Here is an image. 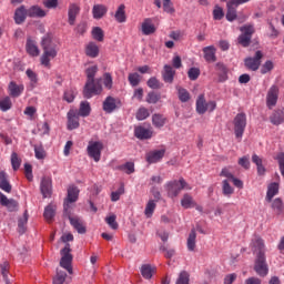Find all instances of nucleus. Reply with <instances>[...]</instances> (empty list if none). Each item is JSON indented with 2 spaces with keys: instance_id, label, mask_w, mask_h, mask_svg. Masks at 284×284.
<instances>
[{
  "instance_id": "f257e3e1",
  "label": "nucleus",
  "mask_w": 284,
  "mask_h": 284,
  "mask_svg": "<svg viewBox=\"0 0 284 284\" xmlns=\"http://www.w3.org/2000/svg\"><path fill=\"white\" fill-rule=\"evenodd\" d=\"M41 47L43 53L40 58L41 64L45 68H50V60L55 59L58 51H57V43L52 40V33H47L41 41Z\"/></svg>"
},
{
  "instance_id": "f03ea898",
  "label": "nucleus",
  "mask_w": 284,
  "mask_h": 284,
  "mask_svg": "<svg viewBox=\"0 0 284 284\" xmlns=\"http://www.w3.org/2000/svg\"><path fill=\"white\" fill-rule=\"evenodd\" d=\"M241 34L237 37V43L242 45V48H250L252 43V37L256 32L254 24L248 23L240 27Z\"/></svg>"
},
{
  "instance_id": "7ed1b4c3",
  "label": "nucleus",
  "mask_w": 284,
  "mask_h": 284,
  "mask_svg": "<svg viewBox=\"0 0 284 284\" xmlns=\"http://www.w3.org/2000/svg\"><path fill=\"white\" fill-rule=\"evenodd\" d=\"M103 81L101 79H95L87 81L83 89L84 99H92L103 92Z\"/></svg>"
},
{
  "instance_id": "20e7f679",
  "label": "nucleus",
  "mask_w": 284,
  "mask_h": 284,
  "mask_svg": "<svg viewBox=\"0 0 284 284\" xmlns=\"http://www.w3.org/2000/svg\"><path fill=\"white\" fill-rule=\"evenodd\" d=\"M182 190H192L183 178H181L179 181L175 180L166 183V192L171 199H174L178 194H181Z\"/></svg>"
},
{
  "instance_id": "39448f33",
  "label": "nucleus",
  "mask_w": 284,
  "mask_h": 284,
  "mask_svg": "<svg viewBox=\"0 0 284 284\" xmlns=\"http://www.w3.org/2000/svg\"><path fill=\"white\" fill-rule=\"evenodd\" d=\"M235 138L241 141L243 134H245V128H247V115L245 113H237L233 119Z\"/></svg>"
},
{
  "instance_id": "423d86ee",
  "label": "nucleus",
  "mask_w": 284,
  "mask_h": 284,
  "mask_svg": "<svg viewBox=\"0 0 284 284\" xmlns=\"http://www.w3.org/2000/svg\"><path fill=\"white\" fill-rule=\"evenodd\" d=\"M216 110L215 101H205V95L200 94L196 100V112L197 114H205V112H214Z\"/></svg>"
},
{
  "instance_id": "0eeeda50",
  "label": "nucleus",
  "mask_w": 284,
  "mask_h": 284,
  "mask_svg": "<svg viewBox=\"0 0 284 284\" xmlns=\"http://www.w3.org/2000/svg\"><path fill=\"white\" fill-rule=\"evenodd\" d=\"M254 272H256V275L261 276L262 278H265V276L270 274V266H267V260L265 255H258L255 257Z\"/></svg>"
},
{
  "instance_id": "6e6552de",
  "label": "nucleus",
  "mask_w": 284,
  "mask_h": 284,
  "mask_svg": "<svg viewBox=\"0 0 284 284\" xmlns=\"http://www.w3.org/2000/svg\"><path fill=\"white\" fill-rule=\"evenodd\" d=\"M103 151V143L99 141H90L87 148V152L90 159H93L95 163L101 161V152Z\"/></svg>"
},
{
  "instance_id": "1a4fd4ad",
  "label": "nucleus",
  "mask_w": 284,
  "mask_h": 284,
  "mask_svg": "<svg viewBox=\"0 0 284 284\" xmlns=\"http://www.w3.org/2000/svg\"><path fill=\"white\" fill-rule=\"evenodd\" d=\"M72 250L70 248V244H65V246L61 250V260L60 265L63 270H67L69 274H72V254H70Z\"/></svg>"
},
{
  "instance_id": "9d476101",
  "label": "nucleus",
  "mask_w": 284,
  "mask_h": 284,
  "mask_svg": "<svg viewBox=\"0 0 284 284\" xmlns=\"http://www.w3.org/2000/svg\"><path fill=\"white\" fill-rule=\"evenodd\" d=\"M79 187L74 185H70L67 190V197L64 199L63 207L65 214L70 211V204L77 203L79 201Z\"/></svg>"
},
{
  "instance_id": "9b49d317",
  "label": "nucleus",
  "mask_w": 284,
  "mask_h": 284,
  "mask_svg": "<svg viewBox=\"0 0 284 284\" xmlns=\"http://www.w3.org/2000/svg\"><path fill=\"white\" fill-rule=\"evenodd\" d=\"M121 108V100L113 98V97H106L105 100L102 103V110L106 114H112L115 110H119Z\"/></svg>"
},
{
  "instance_id": "f8f14e48",
  "label": "nucleus",
  "mask_w": 284,
  "mask_h": 284,
  "mask_svg": "<svg viewBox=\"0 0 284 284\" xmlns=\"http://www.w3.org/2000/svg\"><path fill=\"white\" fill-rule=\"evenodd\" d=\"M263 59V52L256 51L254 58H246L244 60V65L247 70L256 72L261 68V60Z\"/></svg>"
},
{
  "instance_id": "ddd939ff",
  "label": "nucleus",
  "mask_w": 284,
  "mask_h": 284,
  "mask_svg": "<svg viewBox=\"0 0 284 284\" xmlns=\"http://www.w3.org/2000/svg\"><path fill=\"white\" fill-rule=\"evenodd\" d=\"M79 110L77 109H70L69 112L67 113V128L68 130H78V128L81 125L79 122Z\"/></svg>"
},
{
  "instance_id": "4468645a",
  "label": "nucleus",
  "mask_w": 284,
  "mask_h": 284,
  "mask_svg": "<svg viewBox=\"0 0 284 284\" xmlns=\"http://www.w3.org/2000/svg\"><path fill=\"white\" fill-rule=\"evenodd\" d=\"M253 254L256 256H265V241L261 236H255L251 242Z\"/></svg>"
},
{
  "instance_id": "2eb2a0df",
  "label": "nucleus",
  "mask_w": 284,
  "mask_h": 284,
  "mask_svg": "<svg viewBox=\"0 0 284 284\" xmlns=\"http://www.w3.org/2000/svg\"><path fill=\"white\" fill-rule=\"evenodd\" d=\"M26 85L23 83L18 84L16 81H10L8 84V94L12 99H19L23 94Z\"/></svg>"
},
{
  "instance_id": "dca6fc26",
  "label": "nucleus",
  "mask_w": 284,
  "mask_h": 284,
  "mask_svg": "<svg viewBox=\"0 0 284 284\" xmlns=\"http://www.w3.org/2000/svg\"><path fill=\"white\" fill-rule=\"evenodd\" d=\"M0 205L7 207L9 212H17L19 210V202L14 199H8L2 192H0Z\"/></svg>"
},
{
  "instance_id": "f3484780",
  "label": "nucleus",
  "mask_w": 284,
  "mask_h": 284,
  "mask_svg": "<svg viewBox=\"0 0 284 284\" xmlns=\"http://www.w3.org/2000/svg\"><path fill=\"white\" fill-rule=\"evenodd\" d=\"M81 13V7L78 3H70L68 8V23L74 26L77 23V16Z\"/></svg>"
},
{
  "instance_id": "a211bd4d",
  "label": "nucleus",
  "mask_w": 284,
  "mask_h": 284,
  "mask_svg": "<svg viewBox=\"0 0 284 284\" xmlns=\"http://www.w3.org/2000/svg\"><path fill=\"white\" fill-rule=\"evenodd\" d=\"M278 101V87L272 85L266 95L267 108H274Z\"/></svg>"
},
{
  "instance_id": "6ab92c4d",
  "label": "nucleus",
  "mask_w": 284,
  "mask_h": 284,
  "mask_svg": "<svg viewBox=\"0 0 284 284\" xmlns=\"http://www.w3.org/2000/svg\"><path fill=\"white\" fill-rule=\"evenodd\" d=\"M154 134L152 129H146L145 126H136L134 129V136L140 139V141H148Z\"/></svg>"
},
{
  "instance_id": "aec40b11",
  "label": "nucleus",
  "mask_w": 284,
  "mask_h": 284,
  "mask_svg": "<svg viewBox=\"0 0 284 284\" xmlns=\"http://www.w3.org/2000/svg\"><path fill=\"white\" fill-rule=\"evenodd\" d=\"M68 219L72 227L77 230L78 234H85L87 229H85V224L83 223V220L77 216H72L70 214H68Z\"/></svg>"
},
{
  "instance_id": "412c9836",
  "label": "nucleus",
  "mask_w": 284,
  "mask_h": 284,
  "mask_svg": "<svg viewBox=\"0 0 284 284\" xmlns=\"http://www.w3.org/2000/svg\"><path fill=\"white\" fill-rule=\"evenodd\" d=\"M40 190H41V194L43 195V199H48V196L52 194V179L47 176L42 178Z\"/></svg>"
},
{
  "instance_id": "4be33fe9",
  "label": "nucleus",
  "mask_w": 284,
  "mask_h": 284,
  "mask_svg": "<svg viewBox=\"0 0 284 284\" xmlns=\"http://www.w3.org/2000/svg\"><path fill=\"white\" fill-rule=\"evenodd\" d=\"M27 14L31 19H43V17L48 16V12L39 6H32L27 9Z\"/></svg>"
},
{
  "instance_id": "5701e85b",
  "label": "nucleus",
  "mask_w": 284,
  "mask_h": 284,
  "mask_svg": "<svg viewBox=\"0 0 284 284\" xmlns=\"http://www.w3.org/2000/svg\"><path fill=\"white\" fill-rule=\"evenodd\" d=\"M165 156V150H155V151H150L146 153V163L152 164V163H159L161 159Z\"/></svg>"
},
{
  "instance_id": "b1692460",
  "label": "nucleus",
  "mask_w": 284,
  "mask_h": 284,
  "mask_svg": "<svg viewBox=\"0 0 284 284\" xmlns=\"http://www.w3.org/2000/svg\"><path fill=\"white\" fill-rule=\"evenodd\" d=\"M27 17H28V9H26L24 6H21L20 8L16 9L13 19L17 26H21V23L26 21Z\"/></svg>"
},
{
  "instance_id": "393cba45",
  "label": "nucleus",
  "mask_w": 284,
  "mask_h": 284,
  "mask_svg": "<svg viewBox=\"0 0 284 284\" xmlns=\"http://www.w3.org/2000/svg\"><path fill=\"white\" fill-rule=\"evenodd\" d=\"M176 71L170 64L164 65V71L162 72V79L164 83H174V75Z\"/></svg>"
},
{
  "instance_id": "a878e982",
  "label": "nucleus",
  "mask_w": 284,
  "mask_h": 284,
  "mask_svg": "<svg viewBox=\"0 0 284 284\" xmlns=\"http://www.w3.org/2000/svg\"><path fill=\"white\" fill-rule=\"evenodd\" d=\"M0 190L7 192V194L12 192V185L10 184V181H8V173H6V171L0 172Z\"/></svg>"
},
{
  "instance_id": "bb28decb",
  "label": "nucleus",
  "mask_w": 284,
  "mask_h": 284,
  "mask_svg": "<svg viewBox=\"0 0 284 284\" xmlns=\"http://www.w3.org/2000/svg\"><path fill=\"white\" fill-rule=\"evenodd\" d=\"M26 50L30 57H39V47H37V42L32 38L27 39Z\"/></svg>"
},
{
  "instance_id": "cd10ccee",
  "label": "nucleus",
  "mask_w": 284,
  "mask_h": 284,
  "mask_svg": "<svg viewBox=\"0 0 284 284\" xmlns=\"http://www.w3.org/2000/svg\"><path fill=\"white\" fill-rule=\"evenodd\" d=\"M203 52L207 63H214L216 61V48H214V45L205 47Z\"/></svg>"
},
{
  "instance_id": "c85d7f7f",
  "label": "nucleus",
  "mask_w": 284,
  "mask_h": 284,
  "mask_svg": "<svg viewBox=\"0 0 284 284\" xmlns=\"http://www.w3.org/2000/svg\"><path fill=\"white\" fill-rule=\"evenodd\" d=\"M93 19H103L108 14V7L104 4H94L92 9Z\"/></svg>"
},
{
  "instance_id": "c756f323",
  "label": "nucleus",
  "mask_w": 284,
  "mask_h": 284,
  "mask_svg": "<svg viewBox=\"0 0 284 284\" xmlns=\"http://www.w3.org/2000/svg\"><path fill=\"white\" fill-rule=\"evenodd\" d=\"M165 123H168V118L161 113H155L152 115V124L158 130H161V128H164Z\"/></svg>"
},
{
  "instance_id": "7c9ffc66",
  "label": "nucleus",
  "mask_w": 284,
  "mask_h": 284,
  "mask_svg": "<svg viewBox=\"0 0 284 284\" xmlns=\"http://www.w3.org/2000/svg\"><path fill=\"white\" fill-rule=\"evenodd\" d=\"M226 20L230 22L236 21L237 14H236V4L233 3L232 1L226 2Z\"/></svg>"
},
{
  "instance_id": "2f4dec72",
  "label": "nucleus",
  "mask_w": 284,
  "mask_h": 284,
  "mask_svg": "<svg viewBox=\"0 0 284 284\" xmlns=\"http://www.w3.org/2000/svg\"><path fill=\"white\" fill-rule=\"evenodd\" d=\"M278 194V183L273 182L268 184L265 201L272 203V200Z\"/></svg>"
},
{
  "instance_id": "473e14b6",
  "label": "nucleus",
  "mask_w": 284,
  "mask_h": 284,
  "mask_svg": "<svg viewBox=\"0 0 284 284\" xmlns=\"http://www.w3.org/2000/svg\"><path fill=\"white\" fill-rule=\"evenodd\" d=\"M0 274L3 277L4 283L10 284V277H8L10 274V262L3 261L0 263Z\"/></svg>"
},
{
  "instance_id": "72a5a7b5",
  "label": "nucleus",
  "mask_w": 284,
  "mask_h": 284,
  "mask_svg": "<svg viewBox=\"0 0 284 284\" xmlns=\"http://www.w3.org/2000/svg\"><path fill=\"white\" fill-rule=\"evenodd\" d=\"M270 121L273 125H281V123H284V110H276L273 112L270 116Z\"/></svg>"
},
{
  "instance_id": "f704fd0d",
  "label": "nucleus",
  "mask_w": 284,
  "mask_h": 284,
  "mask_svg": "<svg viewBox=\"0 0 284 284\" xmlns=\"http://www.w3.org/2000/svg\"><path fill=\"white\" fill-rule=\"evenodd\" d=\"M142 32L145 36L154 34L156 32V28L152 24V19L146 18L142 23Z\"/></svg>"
},
{
  "instance_id": "c9c22d12",
  "label": "nucleus",
  "mask_w": 284,
  "mask_h": 284,
  "mask_svg": "<svg viewBox=\"0 0 284 284\" xmlns=\"http://www.w3.org/2000/svg\"><path fill=\"white\" fill-rule=\"evenodd\" d=\"M85 54L91 59H97V57H99V45H97L94 42H90L85 47Z\"/></svg>"
},
{
  "instance_id": "e433bc0d",
  "label": "nucleus",
  "mask_w": 284,
  "mask_h": 284,
  "mask_svg": "<svg viewBox=\"0 0 284 284\" xmlns=\"http://www.w3.org/2000/svg\"><path fill=\"white\" fill-rule=\"evenodd\" d=\"M181 205L182 207H184V210H190L196 206V202L194 201V197H192V195L186 193L181 200Z\"/></svg>"
},
{
  "instance_id": "4c0bfd02",
  "label": "nucleus",
  "mask_w": 284,
  "mask_h": 284,
  "mask_svg": "<svg viewBox=\"0 0 284 284\" xmlns=\"http://www.w3.org/2000/svg\"><path fill=\"white\" fill-rule=\"evenodd\" d=\"M186 247L189 252H194L196 250V231L193 229L191 230L187 241H186Z\"/></svg>"
},
{
  "instance_id": "58836bf2",
  "label": "nucleus",
  "mask_w": 284,
  "mask_h": 284,
  "mask_svg": "<svg viewBox=\"0 0 284 284\" xmlns=\"http://www.w3.org/2000/svg\"><path fill=\"white\" fill-rule=\"evenodd\" d=\"M114 17L118 23H125V21H128V17L125 16V4H120L118 7Z\"/></svg>"
},
{
  "instance_id": "ea45409f",
  "label": "nucleus",
  "mask_w": 284,
  "mask_h": 284,
  "mask_svg": "<svg viewBox=\"0 0 284 284\" xmlns=\"http://www.w3.org/2000/svg\"><path fill=\"white\" fill-rule=\"evenodd\" d=\"M90 112H92V108L90 106V102L88 101H82L80 103V108L78 111V115L82 116L83 119H85V116H88L90 114Z\"/></svg>"
},
{
  "instance_id": "a19ab883",
  "label": "nucleus",
  "mask_w": 284,
  "mask_h": 284,
  "mask_svg": "<svg viewBox=\"0 0 284 284\" xmlns=\"http://www.w3.org/2000/svg\"><path fill=\"white\" fill-rule=\"evenodd\" d=\"M155 267H153L152 265L150 264H143L141 266V274L143 276V278H146V280H150L152 278L154 272H155Z\"/></svg>"
},
{
  "instance_id": "79ce46f5",
  "label": "nucleus",
  "mask_w": 284,
  "mask_h": 284,
  "mask_svg": "<svg viewBox=\"0 0 284 284\" xmlns=\"http://www.w3.org/2000/svg\"><path fill=\"white\" fill-rule=\"evenodd\" d=\"M222 194L224 196H227L229 199H230V196H232V194H234V187H232V185H230V181H227V180L222 181Z\"/></svg>"
},
{
  "instance_id": "37998d69",
  "label": "nucleus",
  "mask_w": 284,
  "mask_h": 284,
  "mask_svg": "<svg viewBox=\"0 0 284 284\" xmlns=\"http://www.w3.org/2000/svg\"><path fill=\"white\" fill-rule=\"evenodd\" d=\"M216 70L219 72V77H220V81H227V67H225V64L219 62L216 64Z\"/></svg>"
},
{
  "instance_id": "c03bdc74",
  "label": "nucleus",
  "mask_w": 284,
  "mask_h": 284,
  "mask_svg": "<svg viewBox=\"0 0 284 284\" xmlns=\"http://www.w3.org/2000/svg\"><path fill=\"white\" fill-rule=\"evenodd\" d=\"M178 97L182 103H187V101H190L191 99L190 92L187 91V89H183L181 87H178Z\"/></svg>"
},
{
  "instance_id": "a18cd8bd",
  "label": "nucleus",
  "mask_w": 284,
  "mask_h": 284,
  "mask_svg": "<svg viewBox=\"0 0 284 284\" xmlns=\"http://www.w3.org/2000/svg\"><path fill=\"white\" fill-rule=\"evenodd\" d=\"M12 109V100L10 97H4L0 100V110L1 112H8V110Z\"/></svg>"
},
{
  "instance_id": "49530a36",
  "label": "nucleus",
  "mask_w": 284,
  "mask_h": 284,
  "mask_svg": "<svg viewBox=\"0 0 284 284\" xmlns=\"http://www.w3.org/2000/svg\"><path fill=\"white\" fill-rule=\"evenodd\" d=\"M148 88H151V90H161L163 88V84H161V81L156 79V77H152L146 82Z\"/></svg>"
},
{
  "instance_id": "de8ad7c7",
  "label": "nucleus",
  "mask_w": 284,
  "mask_h": 284,
  "mask_svg": "<svg viewBox=\"0 0 284 284\" xmlns=\"http://www.w3.org/2000/svg\"><path fill=\"white\" fill-rule=\"evenodd\" d=\"M154 210H156V203H154V200H150L144 210L146 219H151L152 214H154Z\"/></svg>"
},
{
  "instance_id": "09e8293b",
  "label": "nucleus",
  "mask_w": 284,
  "mask_h": 284,
  "mask_svg": "<svg viewBox=\"0 0 284 284\" xmlns=\"http://www.w3.org/2000/svg\"><path fill=\"white\" fill-rule=\"evenodd\" d=\"M175 284H190V273L187 271L180 272Z\"/></svg>"
},
{
  "instance_id": "8fccbe9b",
  "label": "nucleus",
  "mask_w": 284,
  "mask_h": 284,
  "mask_svg": "<svg viewBox=\"0 0 284 284\" xmlns=\"http://www.w3.org/2000/svg\"><path fill=\"white\" fill-rule=\"evenodd\" d=\"M65 278H68V274L63 271L57 270V274L53 277V284H64Z\"/></svg>"
},
{
  "instance_id": "3c124183",
  "label": "nucleus",
  "mask_w": 284,
  "mask_h": 284,
  "mask_svg": "<svg viewBox=\"0 0 284 284\" xmlns=\"http://www.w3.org/2000/svg\"><path fill=\"white\" fill-rule=\"evenodd\" d=\"M272 210H274L276 214H283L284 207L283 200H281V197H277L272 202Z\"/></svg>"
},
{
  "instance_id": "603ef678",
  "label": "nucleus",
  "mask_w": 284,
  "mask_h": 284,
  "mask_svg": "<svg viewBox=\"0 0 284 284\" xmlns=\"http://www.w3.org/2000/svg\"><path fill=\"white\" fill-rule=\"evenodd\" d=\"M97 72H99V67L97 65L89 67L85 70L87 81H94L95 80L94 77H97Z\"/></svg>"
},
{
  "instance_id": "864d4df0",
  "label": "nucleus",
  "mask_w": 284,
  "mask_h": 284,
  "mask_svg": "<svg viewBox=\"0 0 284 284\" xmlns=\"http://www.w3.org/2000/svg\"><path fill=\"white\" fill-rule=\"evenodd\" d=\"M118 170L125 172V174H134V163L126 162L125 164L118 166Z\"/></svg>"
},
{
  "instance_id": "5fc2aeb1",
  "label": "nucleus",
  "mask_w": 284,
  "mask_h": 284,
  "mask_svg": "<svg viewBox=\"0 0 284 284\" xmlns=\"http://www.w3.org/2000/svg\"><path fill=\"white\" fill-rule=\"evenodd\" d=\"M158 101H161V93H156L154 91H151L146 95V103H151L155 105Z\"/></svg>"
},
{
  "instance_id": "6e6d98bb",
  "label": "nucleus",
  "mask_w": 284,
  "mask_h": 284,
  "mask_svg": "<svg viewBox=\"0 0 284 284\" xmlns=\"http://www.w3.org/2000/svg\"><path fill=\"white\" fill-rule=\"evenodd\" d=\"M11 165L14 172H17V170L21 168V158H19V154H17V152H13L11 154Z\"/></svg>"
},
{
  "instance_id": "4d7b16f0",
  "label": "nucleus",
  "mask_w": 284,
  "mask_h": 284,
  "mask_svg": "<svg viewBox=\"0 0 284 284\" xmlns=\"http://www.w3.org/2000/svg\"><path fill=\"white\" fill-rule=\"evenodd\" d=\"M105 223L111 227V230H119V222H116V216L114 214L106 216Z\"/></svg>"
},
{
  "instance_id": "13d9d810",
  "label": "nucleus",
  "mask_w": 284,
  "mask_h": 284,
  "mask_svg": "<svg viewBox=\"0 0 284 284\" xmlns=\"http://www.w3.org/2000/svg\"><path fill=\"white\" fill-rule=\"evenodd\" d=\"M43 216H44L45 221H48L49 223H50V221H52V219H54V206L52 204H49L44 209Z\"/></svg>"
},
{
  "instance_id": "bf43d9fd",
  "label": "nucleus",
  "mask_w": 284,
  "mask_h": 284,
  "mask_svg": "<svg viewBox=\"0 0 284 284\" xmlns=\"http://www.w3.org/2000/svg\"><path fill=\"white\" fill-rule=\"evenodd\" d=\"M148 116H150V111L145 106L140 108L135 114L138 121H145Z\"/></svg>"
},
{
  "instance_id": "052dcab7",
  "label": "nucleus",
  "mask_w": 284,
  "mask_h": 284,
  "mask_svg": "<svg viewBox=\"0 0 284 284\" xmlns=\"http://www.w3.org/2000/svg\"><path fill=\"white\" fill-rule=\"evenodd\" d=\"M129 83L132 85V88H136L139 83H141V75L139 73H130L129 74Z\"/></svg>"
},
{
  "instance_id": "680f3d73",
  "label": "nucleus",
  "mask_w": 284,
  "mask_h": 284,
  "mask_svg": "<svg viewBox=\"0 0 284 284\" xmlns=\"http://www.w3.org/2000/svg\"><path fill=\"white\" fill-rule=\"evenodd\" d=\"M187 77H189L190 81H196V79H199V77H201V69L194 68V67L189 69Z\"/></svg>"
},
{
  "instance_id": "e2e57ef3",
  "label": "nucleus",
  "mask_w": 284,
  "mask_h": 284,
  "mask_svg": "<svg viewBox=\"0 0 284 284\" xmlns=\"http://www.w3.org/2000/svg\"><path fill=\"white\" fill-rule=\"evenodd\" d=\"M163 10L168 14H174L176 10L174 9V4L172 3V0H163Z\"/></svg>"
},
{
  "instance_id": "0e129e2a",
  "label": "nucleus",
  "mask_w": 284,
  "mask_h": 284,
  "mask_svg": "<svg viewBox=\"0 0 284 284\" xmlns=\"http://www.w3.org/2000/svg\"><path fill=\"white\" fill-rule=\"evenodd\" d=\"M27 224H28V211H26L23 213V216L18 221V227H19L21 234H23V232H26Z\"/></svg>"
},
{
  "instance_id": "69168bd1",
  "label": "nucleus",
  "mask_w": 284,
  "mask_h": 284,
  "mask_svg": "<svg viewBox=\"0 0 284 284\" xmlns=\"http://www.w3.org/2000/svg\"><path fill=\"white\" fill-rule=\"evenodd\" d=\"M77 97V92L72 89L64 91L63 99L67 103H72Z\"/></svg>"
},
{
  "instance_id": "338daca9",
  "label": "nucleus",
  "mask_w": 284,
  "mask_h": 284,
  "mask_svg": "<svg viewBox=\"0 0 284 284\" xmlns=\"http://www.w3.org/2000/svg\"><path fill=\"white\" fill-rule=\"evenodd\" d=\"M92 37L93 39H95V41H103V29H101L100 27H94L92 30Z\"/></svg>"
},
{
  "instance_id": "774afa93",
  "label": "nucleus",
  "mask_w": 284,
  "mask_h": 284,
  "mask_svg": "<svg viewBox=\"0 0 284 284\" xmlns=\"http://www.w3.org/2000/svg\"><path fill=\"white\" fill-rule=\"evenodd\" d=\"M276 161L280 166V172H281L282 176H284V153L283 152L277 154Z\"/></svg>"
}]
</instances>
